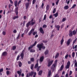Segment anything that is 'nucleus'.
Returning a JSON list of instances; mask_svg holds the SVG:
<instances>
[{"label": "nucleus", "instance_id": "1", "mask_svg": "<svg viewBox=\"0 0 77 77\" xmlns=\"http://www.w3.org/2000/svg\"><path fill=\"white\" fill-rule=\"evenodd\" d=\"M36 24V21L34 20V19L33 18L30 21H29L26 24V27L27 28L29 27L30 26H33L34 24Z\"/></svg>", "mask_w": 77, "mask_h": 77}, {"label": "nucleus", "instance_id": "2", "mask_svg": "<svg viewBox=\"0 0 77 77\" xmlns=\"http://www.w3.org/2000/svg\"><path fill=\"white\" fill-rule=\"evenodd\" d=\"M44 44L42 43H41V44H38L37 45V47L39 48V50L40 51L41 50V48H42L43 50H44L45 48V47L43 46Z\"/></svg>", "mask_w": 77, "mask_h": 77}, {"label": "nucleus", "instance_id": "3", "mask_svg": "<svg viewBox=\"0 0 77 77\" xmlns=\"http://www.w3.org/2000/svg\"><path fill=\"white\" fill-rule=\"evenodd\" d=\"M36 72H34V71H31L29 73V77H32L33 75V77H36Z\"/></svg>", "mask_w": 77, "mask_h": 77}, {"label": "nucleus", "instance_id": "4", "mask_svg": "<svg viewBox=\"0 0 77 77\" xmlns=\"http://www.w3.org/2000/svg\"><path fill=\"white\" fill-rule=\"evenodd\" d=\"M37 44V42L35 41L34 43V44H33V45H31V46H30L29 48H28V50H30V49H31V48H33V47L35 46V45H36V44Z\"/></svg>", "mask_w": 77, "mask_h": 77}, {"label": "nucleus", "instance_id": "5", "mask_svg": "<svg viewBox=\"0 0 77 77\" xmlns=\"http://www.w3.org/2000/svg\"><path fill=\"white\" fill-rule=\"evenodd\" d=\"M24 49L22 51L21 53L20 54V56L21 57V58L22 59H23V58H24Z\"/></svg>", "mask_w": 77, "mask_h": 77}, {"label": "nucleus", "instance_id": "6", "mask_svg": "<svg viewBox=\"0 0 77 77\" xmlns=\"http://www.w3.org/2000/svg\"><path fill=\"white\" fill-rule=\"evenodd\" d=\"M69 66H70V61H68L67 63V65L65 67L66 69H68V68H69Z\"/></svg>", "mask_w": 77, "mask_h": 77}, {"label": "nucleus", "instance_id": "7", "mask_svg": "<svg viewBox=\"0 0 77 77\" xmlns=\"http://www.w3.org/2000/svg\"><path fill=\"white\" fill-rule=\"evenodd\" d=\"M54 61L53 60H52L51 61L48 62V66L49 67V66H50L52 65V63H53Z\"/></svg>", "mask_w": 77, "mask_h": 77}, {"label": "nucleus", "instance_id": "8", "mask_svg": "<svg viewBox=\"0 0 77 77\" xmlns=\"http://www.w3.org/2000/svg\"><path fill=\"white\" fill-rule=\"evenodd\" d=\"M39 30L40 31L41 33H42V34H44V30H43L42 28L41 27H40L39 29Z\"/></svg>", "mask_w": 77, "mask_h": 77}, {"label": "nucleus", "instance_id": "9", "mask_svg": "<svg viewBox=\"0 0 77 77\" xmlns=\"http://www.w3.org/2000/svg\"><path fill=\"white\" fill-rule=\"evenodd\" d=\"M18 8L17 7L15 8V13L16 15H18Z\"/></svg>", "mask_w": 77, "mask_h": 77}, {"label": "nucleus", "instance_id": "10", "mask_svg": "<svg viewBox=\"0 0 77 77\" xmlns=\"http://www.w3.org/2000/svg\"><path fill=\"white\" fill-rule=\"evenodd\" d=\"M44 57L43 56H42L40 58L39 62H42L44 60Z\"/></svg>", "mask_w": 77, "mask_h": 77}, {"label": "nucleus", "instance_id": "11", "mask_svg": "<svg viewBox=\"0 0 77 77\" xmlns=\"http://www.w3.org/2000/svg\"><path fill=\"white\" fill-rule=\"evenodd\" d=\"M57 66V65L54 63L52 65L51 68V69H53V71H54V68H55V67H56Z\"/></svg>", "mask_w": 77, "mask_h": 77}, {"label": "nucleus", "instance_id": "12", "mask_svg": "<svg viewBox=\"0 0 77 77\" xmlns=\"http://www.w3.org/2000/svg\"><path fill=\"white\" fill-rule=\"evenodd\" d=\"M26 9H27L29 7V2H27L25 4Z\"/></svg>", "mask_w": 77, "mask_h": 77}, {"label": "nucleus", "instance_id": "13", "mask_svg": "<svg viewBox=\"0 0 77 77\" xmlns=\"http://www.w3.org/2000/svg\"><path fill=\"white\" fill-rule=\"evenodd\" d=\"M7 54L8 53L6 51H4L2 53V56H7Z\"/></svg>", "mask_w": 77, "mask_h": 77}, {"label": "nucleus", "instance_id": "14", "mask_svg": "<svg viewBox=\"0 0 77 77\" xmlns=\"http://www.w3.org/2000/svg\"><path fill=\"white\" fill-rule=\"evenodd\" d=\"M71 41L70 38L66 42L67 45H70V42Z\"/></svg>", "mask_w": 77, "mask_h": 77}, {"label": "nucleus", "instance_id": "15", "mask_svg": "<svg viewBox=\"0 0 77 77\" xmlns=\"http://www.w3.org/2000/svg\"><path fill=\"white\" fill-rule=\"evenodd\" d=\"M72 32L71 30L69 31V36L70 37H71L72 36Z\"/></svg>", "mask_w": 77, "mask_h": 77}, {"label": "nucleus", "instance_id": "16", "mask_svg": "<svg viewBox=\"0 0 77 77\" xmlns=\"http://www.w3.org/2000/svg\"><path fill=\"white\" fill-rule=\"evenodd\" d=\"M63 42H64V40H63V37L62 39L60 41V44L61 45H62L63 44Z\"/></svg>", "mask_w": 77, "mask_h": 77}, {"label": "nucleus", "instance_id": "17", "mask_svg": "<svg viewBox=\"0 0 77 77\" xmlns=\"http://www.w3.org/2000/svg\"><path fill=\"white\" fill-rule=\"evenodd\" d=\"M19 66V67H21L22 66V63L20 61H18V62Z\"/></svg>", "mask_w": 77, "mask_h": 77}, {"label": "nucleus", "instance_id": "18", "mask_svg": "<svg viewBox=\"0 0 77 77\" xmlns=\"http://www.w3.org/2000/svg\"><path fill=\"white\" fill-rule=\"evenodd\" d=\"M49 52L48 51V50H47L44 52V54L45 55H47V54H48Z\"/></svg>", "mask_w": 77, "mask_h": 77}, {"label": "nucleus", "instance_id": "19", "mask_svg": "<svg viewBox=\"0 0 77 77\" xmlns=\"http://www.w3.org/2000/svg\"><path fill=\"white\" fill-rule=\"evenodd\" d=\"M14 3L15 6V7H17V3H18V1L17 0L15 1L14 2Z\"/></svg>", "mask_w": 77, "mask_h": 77}, {"label": "nucleus", "instance_id": "20", "mask_svg": "<svg viewBox=\"0 0 77 77\" xmlns=\"http://www.w3.org/2000/svg\"><path fill=\"white\" fill-rule=\"evenodd\" d=\"M42 72H43L42 70H40L38 73V75H41L42 74Z\"/></svg>", "mask_w": 77, "mask_h": 77}, {"label": "nucleus", "instance_id": "21", "mask_svg": "<svg viewBox=\"0 0 77 77\" xmlns=\"http://www.w3.org/2000/svg\"><path fill=\"white\" fill-rule=\"evenodd\" d=\"M19 17L18 16H16L13 17L12 18L13 20H15L16 19L18 18Z\"/></svg>", "mask_w": 77, "mask_h": 77}, {"label": "nucleus", "instance_id": "22", "mask_svg": "<svg viewBox=\"0 0 77 77\" xmlns=\"http://www.w3.org/2000/svg\"><path fill=\"white\" fill-rule=\"evenodd\" d=\"M72 33L73 35H76V33H77V32H76V31H75V30H74L72 31Z\"/></svg>", "mask_w": 77, "mask_h": 77}, {"label": "nucleus", "instance_id": "23", "mask_svg": "<svg viewBox=\"0 0 77 77\" xmlns=\"http://www.w3.org/2000/svg\"><path fill=\"white\" fill-rule=\"evenodd\" d=\"M49 8H50V6L49 5H47L46 7V9L47 11H48V10H49Z\"/></svg>", "mask_w": 77, "mask_h": 77}, {"label": "nucleus", "instance_id": "24", "mask_svg": "<svg viewBox=\"0 0 77 77\" xmlns=\"http://www.w3.org/2000/svg\"><path fill=\"white\" fill-rule=\"evenodd\" d=\"M54 15L55 16V17H57L58 16V12H57L55 14H54Z\"/></svg>", "mask_w": 77, "mask_h": 77}, {"label": "nucleus", "instance_id": "25", "mask_svg": "<svg viewBox=\"0 0 77 77\" xmlns=\"http://www.w3.org/2000/svg\"><path fill=\"white\" fill-rule=\"evenodd\" d=\"M59 54L58 53H57L55 57V59H57L59 57Z\"/></svg>", "mask_w": 77, "mask_h": 77}, {"label": "nucleus", "instance_id": "26", "mask_svg": "<svg viewBox=\"0 0 77 77\" xmlns=\"http://www.w3.org/2000/svg\"><path fill=\"white\" fill-rule=\"evenodd\" d=\"M64 67V66L63 65H62L61 66L60 68V71H62L63 70V67Z\"/></svg>", "mask_w": 77, "mask_h": 77}, {"label": "nucleus", "instance_id": "27", "mask_svg": "<svg viewBox=\"0 0 77 77\" xmlns=\"http://www.w3.org/2000/svg\"><path fill=\"white\" fill-rule=\"evenodd\" d=\"M17 73L18 74H19V76H20L21 74V72H20V71H17Z\"/></svg>", "mask_w": 77, "mask_h": 77}, {"label": "nucleus", "instance_id": "28", "mask_svg": "<svg viewBox=\"0 0 77 77\" xmlns=\"http://www.w3.org/2000/svg\"><path fill=\"white\" fill-rule=\"evenodd\" d=\"M30 53H34L35 52V50L33 49H31L30 50Z\"/></svg>", "mask_w": 77, "mask_h": 77}, {"label": "nucleus", "instance_id": "29", "mask_svg": "<svg viewBox=\"0 0 77 77\" xmlns=\"http://www.w3.org/2000/svg\"><path fill=\"white\" fill-rule=\"evenodd\" d=\"M16 48H17V47H16V46H13L12 48V50H15L16 49Z\"/></svg>", "mask_w": 77, "mask_h": 77}, {"label": "nucleus", "instance_id": "30", "mask_svg": "<svg viewBox=\"0 0 77 77\" xmlns=\"http://www.w3.org/2000/svg\"><path fill=\"white\" fill-rule=\"evenodd\" d=\"M69 7H68V5H66L64 7L65 10H66V9L67 10L68 9H69Z\"/></svg>", "mask_w": 77, "mask_h": 77}, {"label": "nucleus", "instance_id": "31", "mask_svg": "<svg viewBox=\"0 0 77 77\" xmlns=\"http://www.w3.org/2000/svg\"><path fill=\"white\" fill-rule=\"evenodd\" d=\"M38 63L37 62V63L35 65L34 68H38Z\"/></svg>", "mask_w": 77, "mask_h": 77}, {"label": "nucleus", "instance_id": "32", "mask_svg": "<svg viewBox=\"0 0 77 77\" xmlns=\"http://www.w3.org/2000/svg\"><path fill=\"white\" fill-rule=\"evenodd\" d=\"M34 66V65H33V64H31V69H32V70H33V67Z\"/></svg>", "mask_w": 77, "mask_h": 77}, {"label": "nucleus", "instance_id": "33", "mask_svg": "<svg viewBox=\"0 0 77 77\" xmlns=\"http://www.w3.org/2000/svg\"><path fill=\"white\" fill-rule=\"evenodd\" d=\"M35 61V59H34V58H31L30 59V61L31 62H34Z\"/></svg>", "mask_w": 77, "mask_h": 77}, {"label": "nucleus", "instance_id": "34", "mask_svg": "<svg viewBox=\"0 0 77 77\" xmlns=\"http://www.w3.org/2000/svg\"><path fill=\"white\" fill-rule=\"evenodd\" d=\"M72 57H74V56H75V52H73L72 54Z\"/></svg>", "mask_w": 77, "mask_h": 77}, {"label": "nucleus", "instance_id": "35", "mask_svg": "<svg viewBox=\"0 0 77 77\" xmlns=\"http://www.w3.org/2000/svg\"><path fill=\"white\" fill-rule=\"evenodd\" d=\"M55 27H56V28H57V29H59L60 28V26L59 25H55Z\"/></svg>", "mask_w": 77, "mask_h": 77}, {"label": "nucleus", "instance_id": "36", "mask_svg": "<svg viewBox=\"0 0 77 77\" xmlns=\"http://www.w3.org/2000/svg\"><path fill=\"white\" fill-rule=\"evenodd\" d=\"M51 71L49 70L48 72V76H50V75H51Z\"/></svg>", "mask_w": 77, "mask_h": 77}, {"label": "nucleus", "instance_id": "37", "mask_svg": "<svg viewBox=\"0 0 77 77\" xmlns=\"http://www.w3.org/2000/svg\"><path fill=\"white\" fill-rule=\"evenodd\" d=\"M47 17V15L45 14L44 16V17L43 19V20H46V17Z\"/></svg>", "mask_w": 77, "mask_h": 77}, {"label": "nucleus", "instance_id": "38", "mask_svg": "<svg viewBox=\"0 0 77 77\" xmlns=\"http://www.w3.org/2000/svg\"><path fill=\"white\" fill-rule=\"evenodd\" d=\"M76 6V4H74L71 8V9H74Z\"/></svg>", "mask_w": 77, "mask_h": 77}, {"label": "nucleus", "instance_id": "39", "mask_svg": "<svg viewBox=\"0 0 77 77\" xmlns=\"http://www.w3.org/2000/svg\"><path fill=\"white\" fill-rule=\"evenodd\" d=\"M68 56H69L68 54H66V55L65 56V59H68Z\"/></svg>", "mask_w": 77, "mask_h": 77}, {"label": "nucleus", "instance_id": "40", "mask_svg": "<svg viewBox=\"0 0 77 77\" xmlns=\"http://www.w3.org/2000/svg\"><path fill=\"white\" fill-rule=\"evenodd\" d=\"M36 0H32V4L34 5V4H35L36 3Z\"/></svg>", "mask_w": 77, "mask_h": 77}, {"label": "nucleus", "instance_id": "41", "mask_svg": "<svg viewBox=\"0 0 77 77\" xmlns=\"http://www.w3.org/2000/svg\"><path fill=\"white\" fill-rule=\"evenodd\" d=\"M56 8H55L53 11V13L54 14L55 12H56Z\"/></svg>", "mask_w": 77, "mask_h": 77}, {"label": "nucleus", "instance_id": "42", "mask_svg": "<svg viewBox=\"0 0 77 77\" xmlns=\"http://www.w3.org/2000/svg\"><path fill=\"white\" fill-rule=\"evenodd\" d=\"M20 55H18L17 57V60H19V58H20Z\"/></svg>", "mask_w": 77, "mask_h": 77}, {"label": "nucleus", "instance_id": "43", "mask_svg": "<svg viewBox=\"0 0 77 77\" xmlns=\"http://www.w3.org/2000/svg\"><path fill=\"white\" fill-rule=\"evenodd\" d=\"M36 34H37V32H34L33 33V35H35Z\"/></svg>", "mask_w": 77, "mask_h": 77}, {"label": "nucleus", "instance_id": "44", "mask_svg": "<svg viewBox=\"0 0 77 77\" xmlns=\"http://www.w3.org/2000/svg\"><path fill=\"white\" fill-rule=\"evenodd\" d=\"M47 25L46 24H44L43 26V28H46Z\"/></svg>", "mask_w": 77, "mask_h": 77}, {"label": "nucleus", "instance_id": "45", "mask_svg": "<svg viewBox=\"0 0 77 77\" xmlns=\"http://www.w3.org/2000/svg\"><path fill=\"white\" fill-rule=\"evenodd\" d=\"M47 42H48L47 41H46V40L45 41V40H43L42 41V42H44L45 43H47Z\"/></svg>", "mask_w": 77, "mask_h": 77}, {"label": "nucleus", "instance_id": "46", "mask_svg": "<svg viewBox=\"0 0 77 77\" xmlns=\"http://www.w3.org/2000/svg\"><path fill=\"white\" fill-rule=\"evenodd\" d=\"M6 74L7 75H9V71L7 70L6 72Z\"/></svg>", "mask_w": 77, "mask_h": 77}, {"label": "nucleus", "instance_id": "47", "mask_svg": "<svg viewBox=\"0 0 77 77\" xmlns=\"http://www.w3.org/2000/svg\"><path fill=\"white\" fill-rule=\"evenodd\" d=\"M57 60H55L54 64L57 65Z\"/></svg>", "mask_w": 77, "mask_h": 77}, {"label": "nucleus", "instance_id": "48", "mask_svg": "<svg viewBox=\"0 0 77 77\" xmlns=\"http://www.w3.org/2000/svg\"><path fill=\"white\" fill-rule=\"evenodd\" d=\"M32 33V32H31L30 31L29 32V36H30L31 35V34Z\"/></svg>", "mask_w": 77, "mask_h": 77}, {"label": "nucleus", "instance_id": "49", "mask_svg": "<svg viewBox=\"0 0 77 77\" xmlns=\"http://www.w3.org/2000/svg\"><path fill=\"white\" fill-rule=\"evenodd\" d=\"M53 16H52V15H51L49 16V18L50 19H51V18H53Z\"/></svg>", "mask_w": 77, "mask_h": 77}, {"label": "nucleus", "instance_id": "50", "mask_svg": "<svg viewBox=\"0 0 77 77\" xmlns=\"http://www.w3.org/2000/svg\"><path fill=\"white\" fill-rule=\"evenodd\" d=\"M59 0H57V2H56V4L57 5H58V3H59Z\"/></svg>", "mask_w": 77, "mask_h": 77}, {"label": "nucleus", "instance_id": "51", "mask_svg": "<svg viewBox=\"0 0 77 77\" xmlns=\"http://www.w3.org/2000/svg\"><path fill=\"white\" fill-rule=\"evenodd\" d=\"M72 71H70L69 72V75H71V74H72Z\"/></svg>", "mask_w": 77, "mask_h": 77}, {"label": "nucleus", "instance_id": "52", "mask_svg": "<svg viewBox=\"0 0 77 77\" xmlns=\"http://www.w3.org/2000/svg\"><path fill=\"white\" fill-rule=\"evenodd\" d=\"M17 30L16 29H14V30L13 31V33H16L17 32Z\"/></svg>", "mask_w": 77, "mask_h": 77}, {"label": "nucleus", "instance_id": "53", "mask_svg": "<svg viewBox=\"0 0 77 77\" xmlns=\"http://www.w3.org/2000/svg\"><path fill=\"white\" fill-rule=\"evenodd\" d=\"M66 18H63V19H62V21H63V22H64L65 21H66Z\"/></svg>", "mask_w": 77, "mask_h": 77}, {"label": "nucleus", "instance_id": "54", "mask_svg": "<svg viewBox=\"0 0 77 77\" xmlns=\"http://www.w3.org/2000/svg\"><path fill=\"white\" fill-rule=\"evenodd\" d=\"M2 35H6V32L3 31L2 32Z\"/></svg>", "mask_w": 77, "mask_h": 77}, {"label": "nucleus", "instance_id": "55", "mask_svg": "<svg viewBox=\"0 0 77 77\" xmlns=\"http://www.w3.org/2000/svg\"><path fill=\"white\" fill-rule=\"evenodd\" d=\"M77 41V39L76 38L73 42V44H74L75 42H76V41Z\"/></svg>", "mask_w": 77, "mask_h": 77}, {"label": "nucleus", "instance_id": "56", "mask_svg": "<svg viewBox=\"0 0 77 77\" xmlns=\"http://www.w3.org/2000/svg\"><path fill=\"white\" fill-rule=\"evenodd\" d=\"M3 69L2 68L0 69V72H3Z\"/></svg>", "mask_w": 77, "mask_h": 77}, {"label": "nucleus", "instance_id": "57", "mask_svg": "<svg viewBox=\"0 0 77 77\" xmlns=\"http://www.w3.org/2000/svg\"><path fill=\"white\" fill-rule=\"evenodd\" d=\"M20 35H20V33H19L18 35V36L17 37V39H18V38H20Z\"/></svg>", "mask_w": 77, "mask_h": 77}, {"label": "nucleus", "instance_id": "58", "mask_svg": "<svg viewBox=\"0 0 77 77\" xmlns=\"http://www.w3.org/2000/svg\"><path fill=\"white\" fill-rule=\"evenodd\" d=\"M9 1L11 4H13V3H14V2H12V0H9Z\"/></svg>", "mask_w": 77, "mask_h": 77}, {"label": "nucleus", "instance_id": "59", "mask_svg": "<svg viewBox=\"0 0 77 77\" xmlns=\"http://www.w3.org/2000/svg\"><path fill=\"white\" fill-rule=\"evenodd\" d=\"M29 29L27 28L26 29V32L27 33V32H29Z\"/></svg>", "mask_w": 77, "mask_h": 77}, {"label": "nucleus", "instance_id": "60", "mask_svg": "<svg viewBox=\"0 0 77 77\" xmlns=\"http://www.w3.org/2000/svg\"><path fill=\"white\" fill-rule=\"evenodd\" d=\"M75 67H77V62L75 63Z\"/></svg>", "mask_w": 77, "mask_h": 77}, {"label": "nucleus", "instance_id": "61", "mask_svg": "<svg viewBox=\"0 0 77 77\" xmlns=\"http://www.w3.org/2000/svg\"><path fill=\"white\" fill-rule=\"evenodd\" d=\"M23 19L24 20H26L27 19V17L26 16H24L23 17Z\"/></svg>", "mask_w": 77, "mask_h": 77}, {"label": "nucleus", "instance_id": "62", "mask_svg": "<svg viewBox=\"0 0 77 77\" xmlns=\"http://www.w3.org/2000/svg\"><path fill=\"white\" fill-rule=\"evenodd\" d=\"M24 33H23L21 34V37H22V38H24Z\"/></svg>", "mask_w": 77, "mask_h": 77}, {"label": "nucleus", "instance_id": "63", "mask_svg": "<svg viewBox=\"0 0 77 77\" xmlns=\"http://www.w3.org/2000/svg\"><path fill=\"white\" fill-rule=\"evenodd\" d=\"M66 77H68V73H67L66 75H65Z\"/></svg>", "mask_w": 77, "mask_h": 77}, {"label": "nucleus", "instance_id": "64", "mask_svg": "<svg viewBox=\"0 0 77 77\" xmlns=\"http://www.w3.org/2000/svg\"><path fill=\"white\" fill-rule=\"evenodd\" d=\"M34 30H35V29H31V30L30 31L32 32H34Z\"/></svg>", "mask_w": 77, "mask_h": 77}]
</instances>
